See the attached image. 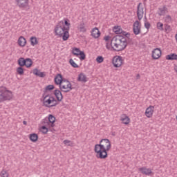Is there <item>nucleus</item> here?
Wrapping results in <instances>:
<instances>
[{"mask_svg": "<svg viewBox=\"0 0 177 177\" xmlns=\"http://www.w3.org/2000/svg\"><path fill=\"white\" fill-rule=\"evenodd\" d=\"M33 74L37 77H40L41 78H44V77H45V73L40 72L39 70L37 68L33 70Z\"/></svg>", "mask_w": 177, "mask_h": 177, "instance_id": "nucleus-23", "label": "nucleus"}, {"mask_svg": "<svg viewBox=\"0 0 177 177\" xmlns=\"http://www.w3.org/2000/svg\"><path fill=\"white\" fill-rule=\"evenodd\" d=\"M143 15H145V8L142 3H139L137 7V17L138 20L143 19Z\"/></svg>", "mask_w": 177, "mask_h": 177, "instance_id": "nucleus-8", "label": "nucleus"}, {"mask_svg": "<svg viewBox=\"0 0 177 177\" xmlns=\"http://www.w3.org/2000/svg\"><path fill=\"white\" fill-rule=\"evenodd\" d=\"M69 63H70L71 66H72V67H74V68H78V64H77L73 59H71L69 60Z\"/></svg>", "mask_w": 177, "mask_h": 177, "instance_id": "nucleus-33", "label": "nucleus"}, {"mask_svg": "<svg viewBox=\"0 0 177 177\" xmlns=\"http://www.w3.org/2000/svg\"><path fill=\"white\" fill-rule=\"evenodd\" d=\"M68 21H70L68 19H64V21H59L54 29L55 35L62 37L64 41H67L68 37H70L68 30H70L71 24Z\"/></svg>", "mask_w": 177, "mask_h": 177, "instance_id": "nucleus-3", "label": "nucleus"}, {"mask_svg": "<svg viewBox=\"0 0 177 177\" xmlns=\"http://www.w3.org/2000/svg\"><path fill=\"white\" fill-rule=\"evenodd\" d=\"M125 35H126V37H128V35H129V33H127V34H126Z\"/></svg>", "mask_w": 177, "mask_h": 177, "instance_id": "nucleus-46", "label": "nucleus"}, {"mask_svg": "<svg viewBox=\"0 0 177 177\" xmlns=\"http://www.w3.org/2000/svg\"><path fill=\"white\" fill-rule=\"evenodd\" d=\"M64 144L66 145V146H73V142H71L68 140H64Z\"/></svg>", "mask_w": 177, "mask_h": 177, "instance_id": "nucleus-38", "label": "nucleus"}, {"mask_svg": "<svg viewBox=\"0 0 177 177\" xmlns=\"http://www.w3.org/2000/svg\"><path fill=\"white\" fill-rule=\"evenodd\" d=\"M163 20L165 23H172V17L170 15H166Z\"/></svg>", "mask_w": 177, "mask_h": 177, "instance_id": "nucleus-31", "label": "nucleus"}, {"mask_svg": "<svg viewBox=\"0 0 177 177\" xmlns=\"http://www.w3.org/2000/svg\"><path fill=\"white\" fill-rule=\"evenodd\" d=\"M133 30L135 35L140 34V24L139 23V21H136L134 22Z\"/></svg>", "mask_w": 177, "mask_h": 177, "instance_id": "nucleus-13", "label": "nucleus"}, {"mask_svg": "<svg viewBox=\"0 0 177 177\" xmlns=\"http://www.w3.org/2000/svg\"><path fill=\"white\" fill-rule=\"evenodd\" d=\"M27 44V41L26 40V38H24V37L21 36L19 39H18V44L19 45V46H26V44Z\"/></svg>", "mask_w": 177, "mask_h": 177, "instance_id": "nucleus-20", "label": "nucleus"}, {"mask_svg": "<svg viewBox=\"0 0 177 177\" xmlns=\"http://www.w3.org/2000/svg\"><path fill=\"white\" fill-rule=\"evenodd\" d=\"M23 124H24V125H27V121H24Z\"/></svg>", "mask_w": 177, "mask_h": 177, "instance_id": "nucleus-44", "label": "nucleus"}, {"mask_svg": "<svg viewBox=\"0 0 177 177\" xmlns=\"http://www.w3.org/2000/svg\"><path fill=\"white\" fill-rule=\"evenodd\" d=\"M17 71L19 75H23L24 74V69H23V68L21 66L17 68Z\"/></svg>", "mask_w": 177, "mask_h": 177, "instance_id": "nucleus-36", "label": "nucleus"}, {"mask_svg": "<svg viewBox=\"0 0 177 177\" xmlns=\"http://www.w3.org/2000/svg\"><path fill=\"white\" fill-rule=\"evenodd\" d=\"M18 64H19V66L21 67H23L24 66L26 65V59H24V57H21L18 59Z\"/></svg>", "mask_w": 177, "mask_h": 177, "instance_id": "nucleus-30", "label": "nucleus"}, {"mask_svg": "<svg viewBox=\"0 0 177 177\" xmlns=\"http://www.w3.org/2000/svg\"><path fill=\"white\" fill-rule=\"evenodd\" d=\"M55 88V86L53 85H48L46 87V91H52Z\"/></svg>", "mask_w": 177, "mask_h": 177, "instance_id": "nucleus-39", "label": "nucleus"}, {"mask_svg": "<svg viewBox=\"0 0 177 177\" xmlns=\"http://www.w3.org/2000/svg\"><path fill=\"white\" fill-rule=\"evenodd\" d=\"M77 30L80 32H86V28H85V24L84 22H81L77 26Z\"/></svg>", "mask_w": 177, "mask_h": 177, "instance_id": "nucleus-22", "label": "nucleus"}, {"mask_svg": "<svg viewBox=\"0 0 177 177\" xmlns=\"http://www.w3.org/2000/svg\"><path fill=\"white\" fill-rule=\"evenodd\" d=\"M122 57L120 56H115L113 59L114 67H121V66H122Z\"/></svg>", "mask_w": 177, "mask_h": 177, "instance_id": "nucleus-9", "label": "nucleus"}, {"mask_svg": "<svg viewBox=\"0 0 177 177\" xmlns=\"http://www.w3.org/2000/svg\"><path fill=\"white\" fill-rule=\"evenodd\" d=\"M157 13L160 16H165L168 13V8L165 6L158 8Z\"/></svg>", "mask_w": 177, "mask_h": 177, "instance_id": "nucleus-15", "label": "nucleus"}, {"mask_svg": "<svg viewBox=\"0 0 177 177\" xmlns=\"http://www.w3.org/2000/svg\"><path fill=\"white\" fill-rule=\"evenodd\" d=\"M13 99V93L8 90L5 86L0 87V103L6 102V100H12Z\"/></svg>", "mask_w": 177, "mask_h": 177, "instance_id": "nucleus-4", "label": "nucleus"}, {"mask_svg": "<svg viewBox=\"0 0 177 177\" xmlns=\"http://www.w3.org/2000/svg\"><path fill=\"white\" fill-rule=\"evenodd\" d=\"M30 139L31 142H37V140H38V135L36 133H32L30 135Z\"/></svg>", "mask_w": 177, "mask_h": 177, "instance_id": "nucleus-27", "label": "nucleus"}, {"mask_svg": "<svg viewBox=\"0 0 177 177\" xmlns=\"http://www.w3.org/2000/svg\"><path fill=\"white\" fill-rule=\"evenodd\" d=\"M167 60H177V55L172 53L166 56Z\"/></svg>", "mask_w": 177, "mask_h": 177, "instance_id": "nucleus-25", "label": "nucleus"}, {"mask_svg": "<svg viewBox=\"0 0 177 177\" xmlns=\"http://www.w3.org/2000/svg\"><path fill=\"white\" fill-rule=\"evenodd\" d=\"M72 53L75 56H80V60H85V57H86L85 53H84V51H81V50H80V48H73Z\"/></svg>", "mask_w": 177, "mask_h": 177, "instance_id": "nucleus-7", "label": "nucleus"}, {"mask_svg": "<svg viewBox=\"0 0 177 177\" xmlns=\"http://www.w3.org/2000/svg\"><path fill=\"white\" fill-rule=\"evenodd\" d=\"M41 132L43 133H48V128H46V127H45V126H43L41 127Z\"/></svg>", "mask_w": 177, "mask_h": 177, "instance_id": "nucleus-40", "label": "nucleus"}, {"mask_svg": "<svg viewBox=\"0 0 177 177\" xmlns=\"http://www.w3.org/2000/svg\"><path fill=\"white\" fill-rule=\"evenodd\" d=\"M91 35L93 37V38H99V37H100V31H99L97 28H94L92 30Z\"/></svg>", "mask_w": 177, "mask_h": 177, "instance_id": "nucleus-17", "label": "nucleus"}, {"mask_svg": "<svg viewBox=\"0 0 177 177\" xmlns=\"http://www.w3.org/2000/svg\"><path fill=\"white\" fill-rule=\"evenodd\" d=\"M54 94L55 95L58 102H62V100H63V94H62L60 90H55Z\"/></svg>", "mask_w": 177, "mask_h": 177, "instance_id": "nucleus-18", "label": "nucleus"}, {"mask_svg": "<svg viewBox=\"0 0 177 177\" xmlns=\"http://www.w3.org/2000/svg\"><path fill=\"white\" fill-rule=\"evenodd\" d=\"M28 1L29 0H15V2L19 8L24 9V8H27L28 6Z\"/></svg>", "mask_w": 177, "mask_h": 177, "instance_id": "nucleus-11", "label": "nucleus"}, {"mask_svg": "<svg viewBox=\"0 0 177 177\" xmlns=\"http://www.w3.org/2000/svg\"><path fill=\"white\" fill-rule=\"evenodd\" d=\"M111 149V142L107 138L102 139L100 144L95 145L94 151L97 153V158H107V151Z\"/></svg>", "mask_w": 177, "mask_h": 177, "instance_id": "nucleus-2", "label": "nucleus"}, {"mask_svg": "<svg viewBox=\"0 0 177 177\" xmlns=\"http://www.w3.org/2000/svg\"><path fill=\"white\" fill-rule=\"evenodd\" d=\"M26 67L28 68L30 66H32V60L30 58H26L25 61Z\"/></svg>", "mask_w": 177, "mask_h": 177, "instance_id": "nucleus-29", "label": "nucleus"}, {"mask_svg": "<svg viewBox=\"0 0 177 177\" xmlns=\"http://www.w3.org/2000/svg\"><path fill=\"white\" fill-rule=\"evenodd\" d=\"M137 78H140V75L139 74L137 75Z\"/></svg>", "mask_w": 177, "mask_h": 177, "instance_id": "nucleus-45", "label": "nucleus"}, {"mask_svg": "<svg viewBox=\"0 0 177 177\" xmlns=\"http://www.w3.org/2000/svg\"><path fill=\"white\" fill-rule=\"evenodd\" d=\"M1 177H9V173L6 170H2L0 174Z\"/></svg>", "mask_w": 177, "mask_h": 177, "instance_id": "nucleus-35", "label": "nucleus"}, {"mask_svg": "<svg viewBox=\"0 0 177 177\" xmlns=\"http://www.w3.org/2000/svg\"><path fill=\"white\" fill-rule=\"evenodd\" d=\"M104 61V58H103L102 56H98L96 58L97 63H103Z\"/></svg>", "mask_w": 177, "mask_h": 177, "instance_id": "nucleus-37", "label": "nucleus"}, {"mask_svg": "<svg viewBox=\"0 0 177 177\" xmlns=\"http://www.w3.org/2000/svg\"><path fill=\"white\" fill-rule=\"evenodd\" d=\"M43 106H44V107L50 109V107L57 106V101L55 99V97L49 95H43Z\"/></svg>", "mask_w": 177, "mask_h": 177, "instance_id": "nucleus-5", "label": "nucleus"}, {"mask_svg": "<svg viewBox=\"0 0 177 177\" xmlns=\"http://www.w3.org/2000/svg\"><path fill=\"white\" fill-rule=\"evenodd\" d=\"M154 113V106H149L145 111V115L147 118H151Z\"/></svg>", "mask_w": 177, "mask_h": 177, "instance_id": "nucleus-14", "label": "nucleus"}, {"mask_svg": "<svg viewBox=\"0 0 177 177\" xmlns=\"http://www.w3.org/2000/svg\"><path fill=\"white\" fill-rule=\"evenodd\" d=\"M156 27L158 30H160V31H164V24L161 22H158L156 24Z\"/></svg>", "mask_w": 177, "mask_h": 177, "instance_id": "nucleus-32", "label": "nucleus"}, {"mask_svg": "<svg viewBox=\"0 0 177 177\" xmlns=\"http://www.w3.org/2000/svg\"><path fill=\"white\" fill-rule=\"evenodd\" d=\"M174 70H175V71L177 73V65H176V66H174Z\"/></svg>", "mask_w": 177, "mask_h": 177, "instance_id": "nucleus-43", "label": "nucleus"}, {"mask_svg": "<svg viewBox=\"0 0 177 177\" xmlns=\"http://www.w3.org/2000/svg\"><path fill=\"white\" fill-rule=\"evenodd\" d=\"M113 31L115 34H122V29L120 26H115L113 28Z\"/></svg>", "mask_w": 177, "mask_h": 177, "instance_id": "nucleus-28", "label": "nucleus"}, {"mask_svg": "<svg viewBox=\"0 0 177 177\" xmlns=\"http://www.w3.org/2000/svg\"><path fill=\"white\" fill-rule=\"evenodd\" d=\"M59 89L62 92H70L73 89L71 83L68 80H63L61 84L59 85Z\"/></svg>", "mask_w": 177, "mask_h": 177, "instance_id": "nucleus-6", "label": "nucleus"}, {"mask_svg": "<svg viewBox=\"0 0 177 177\" xmlns=\"http://www.w3.org/2000/svg\"><path fill=\"white\" fill-rule=\"evenodd\" d=\"M138 171H140L141 174H142L143 175H147V176L153 175V170L146 167L138 168Z\"/></svg>", "mask_w": 177, "mask_h": 177, "instance_id": "nucleus-10", "label": "nucleus"}, {"mask_svg": "<svg viewBox=\"0 0 177 177\" xmlns=\"http://www.w3.org/2000/svg\"><path fill=\"white\" fill-rule=\"evenodd\" d=\"M165 32L168 34L169 32H171L172 31V28H171V26L168 24H165Z\"/></svg>", "mask_w": 177, "mask_h": 177, "instance_id": "nucleus-34", "label": "nucleus"}, {"mask_svg": "<svg viewBox=\"0 0 177 177\" xmlns=\"http://www.w3.org/2000/svg\"><path fill=\"white\" fill-rule=\"evenodd\" d=\"M111 39V37H110V36H105L104 37V41H106V42H109Z\"/></svg>", "mask_w": 177, "mask_h": 177, "instance_id": "nucleus-42", "label": "nucleus"}, {"mask_svg": "<svg viewBox=\"0 0 177 177\" xmlns=\"http://www.w3.org/2000/svg\"><path fill=\"white\" fill-rule=\"evenodd\" d=\"M30 41L32 46H35V45H38V39L36 37H31Z\"/></svg>", "mask_w": 177, "mask_h": 177, "instance_id": "nucleus-26", "label": "nucleus"}, {"mask_svg": "<svg viewBox=\"0 0 177 177\" xmlns=\"http://www.w3.org/2000/svg\"><path fill=\"white\" fill-rule=\"evenodd\" d=\"M63 81L64 80L60 74H58L55 78V82L57 85H62V82H63Z\"/></svg>", "mask_w": 177, "mask_h": 177, "instance_id": "nucleus-21", "label": "nucleus"}, {"mask_svg": "<svg viewBox=\"0 0 177 177\" xmlns=\"http://www.w3.org/2000/svg\"><path fill=\"white\" fill-rule=\"evenodd\" d=\"M120 121H122V124H124V125H128V124L131 122V119H129V117L126 114H122L120 116Z\"/></svg>", "mask_w": 177, "mask_h": 177, "instance_id": "nucleus-16", "label": "nucleus"}, {"mask_svg": "<svg viewBox=\"0 0 177 177\" xmlns=\"http://www.w3.org/2000/svg\"><path fill=\"white\" fill-rule=\"evenodd\" d=\"M128 45V41H127V37L118 35L113 37L111 41H106V49H113L120 52V50H124Z\"/></svg>", "mask_w": 177, "mask_h": 177, "instance_id": "nucleus-1", "label": "nucleus"}, {"mask_svg": "<svg viewBox=\"0 0 177 177\" xmlns=\"http://www.w3.org/2000/svg\"><path fill=\"white\" fill-rule=\"evenodd\" d=\"M48 121L50 124L51 128H53V127H55V122L56 121V118H55V116H53L52 115H49Z\"/></svg>", "mask_w": 177, "mask_h": 177, "instance_id": "nucleus-24", "label": "nucleus"}, {"mask_svg": "<svg viewBox=\"0 0 177 177\" xmlns=\"http://www.w3.org/2000/svg\"><path fill=\"white\" fill-rule=\"evenodd\" d=\"M77 81H79L80 82H86L88 81V79L86 78V75H85V74L81 73L78 75Z\"/></svg>", "mask_w": 177, "mask_h": 177, "instance_id": "nucleus-19", "label": "nucleus"}, {"mask_svg": "<svg viewBox=\"0 0 177 177\" xmlns=\"http://www.w3.org/2000/svg\"><path fill=\"white\" fill-rule=\"evenodd\" d=\"M160 57H161V49H160L158 48H155L152 51V58L154 60H157V59H160Z\"/></svg>", "mask_w": 177, "mask_h": 177, "instance_id": "nucleus-12", "label": "nucleus"}, {"mask_svg": "<svg viewBox=\"0 0 177 177\" xmlns=\"http://www.w3.org/2000/svg\"><path fill=\"white\" fill-rule=\"evenodd\" d=\"M145 28H147V30H149V28H150V22L145 21Z\"/></svg>", "mask_w": 177, "mask_h": 177, "instance_id": "nucleus-41", "label": "nucleus"}]
</instances>
